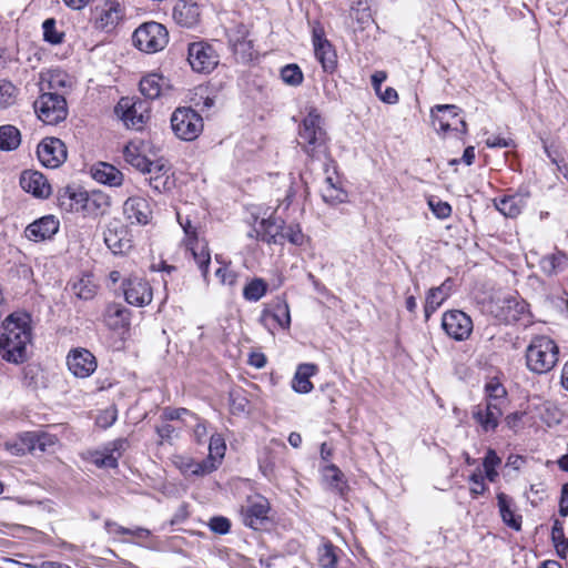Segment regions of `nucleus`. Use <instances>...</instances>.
Wrapping results in <instances>:
<instances>
[{"instance_id":"5","label":"nucleus","mask_w":568,"mask_h":568,"mask_svg":"<svg viewBox=\"0 0 568 568\" xmlns=\"http://www.w3.org/2000/svg\"><path fill=\"white\" fill-rule=\"evenodd\" d=\"M134 45L142 52L155 53L162 51L169 43V32L159 22L149 21L139 26L132 36Z\"/></svg>"},{"instance_id":"6","label":"nucleus","mask_w":568,"mask_h":568,"mask_svg":"<svg viewBox=\"0 0 568 568\" xmlns=\"http://www.w3.org/2000/svg\"><path fill=\"white\" fill-rule=\"evenodd\" d=\"M38 118L45 124H58L68 116L65 98L58 92H43L33 103Z\"/></svg>"},{"instance_id":"27","label":"nucleus","mask_w":568,"mask_h":568,"mask_svg":"<svg viewBox=\"0 0 568 568\" xmlns=\"http://www.w3.org/2000/svg\"><path fill=\"white\" fill-rule=\"evenodd\" d=\"M282 229L283 221L270 216L268 219H263L248 235L268 244H276L280 243Z\"/></svg>"},{"instance_id":"32","label":"nucleus","mask_w":568,"mask_h":568,"mask_svg":"<svg viewBox=\"0 0 568 568\" xmlns=\"http://www.w3.org/2000/svg\"><path fill=\"white\" fill-rule=\"evenodd\" d=\"M91 172L92 178L99 183L108 184L110 186H120L123 182L122 172L112 164L105 162H100L94 165Z\"/></svg>"},{"instance_id":"30","label":"nucleus","mask_w":568,"mask_h":568,"mask_svg":"<svg viewBox=\"0 0 568 568\" xmlns=\"http://www.w3.org/2000/svg\"><path fill=\"white\" fill-rule=\"evenodd\" d=\"M528 194L516 193L494 200L495 207L506 217H517L527 204Z\"/></svg>"},{"instance_id":"3","label":"nucleus","mask_w":568,"mask_h":568,"mask_svg":"<svg viewBox=\"0 0 568 568\" xmlns=\"http://www.w3.org/2000/svg\"><path fill=\"white\" fill-rule=\"evenodd\" d=\"M298 144L305 153L315 159L327 153V134L323 120L316 110H311L298 130Z\"/></svg>"},{"instance_id":"40","label":"nucleus","mask_w":568,"mask_h":568,"mask_svg":"<svg viewBox=\"0 0 568 568\" xmlns=\"http://www.w3.org/2000/svg\"><path fill=\"white\" fill-rule=\"evenodd\" d=\"M316 59L322 64L324 71L333 72L336 67V53L329 42L314 45Z\"/></svg>"},{"instance_id":"14","label":"nucleus","mask_w":568,"mask_h":568,"mask_svg":"<svg viewBox=\"0 0 568 568\" xmlns=\"http://www.w3.org/2000/svg\"><path fill=\"white\" fill-rule=\"evenodd\" d=\"M67 365L73 376L78 378H87L95 372L98 362L95 356L89 349L78 347L69 352L67 356Z\"/></svg>"},{"instance_id":"22","label":"nucleus","mask_w":568,"mask_h":568,"mask_svg":"<svg viewBox=\"0 0 568 568\" xmlns=\"http://www.w3.org/2000/svg\"><path fill=\"white\" fill-rule=\"evenodd\" d=\"M20 185L26 192L39 199H47L51 194V185L45 176L38 171H23L20 176Z\"/></svg>"},{"instance_id":"23","label":"nucleus","mask_w":568,"mask_h":568,"mask_svg":"<svg viewBox=\"0 0 568 568\" xmlns=\"http://www.w3.org/2000/svg\"><path fill=\"white\" fill-rule=\"evenodd\" d=\"M503 409L497 407V404H478L473 409V418L484 432H494L499 425Z\"/></svg>"},{"instance_id":"43","label":"nucleus","mask_w":568,"mask_h":568,"mask_svg":"<svg viewBox=\"0 0 568 568\" xmlns=\"http://www.w3.org/2000/svg\"><path fill=\"white\" fill-rule=\"evenodd\" d=\"M486 390V403L489 404H497V407L504 408V405L506 403V388L497 381H491L486 384L485 386Z\"/></svg>"},{"instance_id":"56","label":"nucleus","mask_w":568,"mask_h":568,"mask_svg":"<svg viewBox=\"0 0 568 568\" xmlns=\"http://www.w3.org/2000/svg\"><path fill=\"white\" fill-rule=\"evenodd\" d=\"M146 181L149 182V185L159 193L169 191L173 185L170 174L152 175L148 178Z\"/></svg>"},{"instance_id":"52","label":"nucleus","mask_w":568,"mask_h":568,"mask_svg":"<svg viewBox=\"0 0 568 568\" xmlns=\"http://www.w3.org/2000/svg\"><path fill=\"white\" fill-rule=\"evenodd\" d=\"M282 239H285L290 243L300 246L304 243L305 236H304L302 229L298 224H290L286 226L283 224L280 241Z\"/></svg>"},{"instance_id":"53","label":"nucleus","mask_w":568,"mask_h":568,"mask_svg":"<svg viewBox=\"0 0 568 568\" xmlns=\"http://www.w3.org/2000/svg\"><path fill=\"white\" fill-rule=\"evenodd\" d=\"M229 403L233 415L244 414L248 404L246 397L240 390L230 392Z\"/></svg>"},{"instance_id":"29","label":"nucleus","mask_w":568,"mask_h":568,"mask_svg":"<svg viewBox=\"0 0 568 568\" xmlns=\"http://www.w3.org/2000/svg\"><path fill=\"white\" fill-rule=\"evenodd\" d=\"M85 190L80 186H67L59 191L58 202L61 210L81 213Z\"/></svg>"},{"instance_id":"8","label":"nucleus","mask_w":568,"mask_h":568,"mask_svg":"<svg viewBox=\"0 0 568 568\" xmlns=\"http://www.w3.org/2000/svg\"><path fill=\"white\" fill-rule=\"evenodd\" d=\"M487 312L505 324L516 323L526 310V304L516 296L506 294L495 296L486 304Z\"/></svg>"},{"instance_id":"38","label":"nucleus","mask_w":568,"mask_h":568,"mask_svg":"<svg viewBox=\"0 0 568 568\" xmlns=\"http://www.w3.org/2000/svg\"><path fill=\"white\" fill-rule=\"evenodd\" d=\"M21 144V133L18 128L11 124L0 126V150L10 152L17 150Z\"/></svg>"},{"instance_id":"20","label":"nucleus","mask_w":568,"mask_h":568,"mask_svg":"<svg viewBox=\"0 0 568 568\" xmlns=\"http://www.w3.org/2000/svg\"><path fill=\"white\" fill-rule=\"evenodd\" d=\"M111 199L102 191H87L82 203L81 214L85 217L97 219L108 213Z\"/></svg>"},{"instance_id":"35","label":"nucleus","mask_w":568,"mask_h":568,"mask_svg":"<svg viewBox=\"0 0 568 568\" xmlns=\"http://www.w3.org/2000/svg\"><path fill=\"white\" fill-rule=\"evenodd\" d=\"M41 79V91L44 90V85L49 90H59L63 88L71 87L70 77L60 69L48 70L47 72H42L40 75Z\"/></svg>"},{"instance_id":"4","label":"nucleus","mask_w":568,"mask_h":568,"mask_svg":"<svg viewBox=\"0 0 568 568\" xmlns=\"http://www.w3.org/2000/svg\"><path fill=\"white\" fill-rule=\"evenodd\" d=\"M178 221L181 227L184 231V240L183 243L196 263L203 280L205 283H209V266L211 263V255L207 243L204 240L199 239L196 226L192 225L191 220L186 216L183 219L180 213H178Z\"/></svg>"},{"instance_id":"61","label":"nucleus","mask_w":568,"mask_h":568,"mask_svg":"<svg viewBox=\"0 0 568 568\" xmlns=\"http://www.w3.org/2000/svg\"><path fill=\"white\" fill-rule=\"evenodd\" d=\"M210 529L219 535H225L231 529V521L223 516L212 517L209 521Z\"/></svg>"},{"instance_id":"64","label":"nucleus","mask_w":568,"mask_h":568,"mask_svg":"<svg viewBox=\"0 0 568 568\" xmlns=\"http://www.w3.org/2000/svg\"><path fill=\"white\" fill-rule=\"evenodd\" d=\"M143 149H144V144L141 141L129 142L123 150L124 160L129 164H131V159L140 155L143 152Z\"/></svg>"},{"instance_id":"58","label":"nucleus","mask_w":568,"mask_h":568,"mask_svg":"<svg viewBox=\"0 0 568 568\" xmlns=\"http://www.w3.org/2000/svg\"><path fill=\"white\" fill-rule=\"evenodd\" d=\"M184 416H190L193 420H197V416L186 408H171L166 407L163 409L162 418L164 420H178L183 419Z\"/></svg>"},{"instance_id":"16","label":"nucleus","mask_w":568,"mask_h":568,"mask_svg":"<svg viewBox=\"0 0 568 568\" xmlns=\"http://www.w3.org/2000/svg\"><path fill=\"white\" fill-rule=\"evenodd\" d=\"M103 237L113 254H124L132 247L129 232L120 220L113 219L106 224Z\"/></svg>"},{"instance_id":"59","label":"nucleus","mask_w":568,"mask_h":568,"mask_svg":"<svg viewBox=\"0 0 568 568\" xmlns=\"http://www.w3.org/2000/svg\"><path fill=\"white\" fill-rule=\"evenodd\" d=\"M225 443L223 438L220 435H212L210 437V445L209 450L210 455L207 458H213L215 460V457L222 458L225 453Z\"/></svg>"},{"instance_id":"51","label":"nucleus","mask_w":568,"mask_h":568,"mask_svg":"<svg viewBox=\"0 0 568 568\" xmlns=\"http://www.w3.org/2000/svg\"><path fill=\"white\" fill-rule=\"evenodd\" d=\"M18 89L8 80H0V108L13 104Z\"/></svg>"},{"instance_id":"41","label":"nucleus","mask_w":568,"mask_h":568,"mask_svg":"<svg viewBox=\"0 0 568 568\" xmlns=\"http://www.w3.org/2000/svg\"><path fill=\"white\" fill-rule=\"evenodd\" d=\"M267 287V283L263 278L255 277L244 286L243 297L248 302H257L266 294Z\"/></svg>"},{"instance_id":"39","label":"nucleus","mask_w":568,"mask_h":568,"mask_svg":"<svg viewBox=\"0 0 568 568\" xmlns=\"http://www.w3.org/2000/svg\"><path fill=\"white\" fill-rule=\"evenodd\" d=\"M324 478L339 496H344L348 490L347 481L342 470L334 464L324 468Z\"/></svg>"},{"instance_id":"18","label":"nucleus","mask_w":568,"mask_h":568,"mask_svg":"<svg viewBox=\"0 0 568 568\" xmlns=\"http://www.w3.org/2000/svg\"><path fill=\"white\" fill-rule=\"evenodd\" d=\"M172 463L185 477L205 476L217 468L216 460L213 458H205L201 462H196L194 458L186 455H174L172 457Z\"/></svg>"},{"instance_id":"45","label":"nucleus","mask_w":568,"mask_h":568,"mask_svg":"<svg viewBox=\"0 0 568 568\" xmlns=\"http://www.w3.org/2000/svg\"><path fill=\"white\" fill-rule=\"evenodd\" d=\"M318 565L321 568H335L337 562L336 547L331 544H324L318 548Z\"/></svg>"},{"instance_id":"21","label":"nucleus","mask_w":568,"mask_h":568,"mask_svg":"<svg viewBox=\"0 0 568 568\" xmlns=\"http://www.w3.org/2000/svg\"><path fill=\"white\" fill-rule=\"evenodd\" d=\"M123 213L132 224L146 225L152 215L149 202L141 196H130L123 204Z\"/></svg>"},{"instance_id":"49","label":"nucleus","mask_w":568,"mask_h":568,"mask_svg":"<svg viewBox=\"0 0 568 568\" xmlns=\"http://www.w3.org/2000/svg\"><path fill=\"white\" fill-rule=\"evenodd\" d=\"M281 78L288 85H300L303 82V72L297 64H287L281 70Z\"/></svg>"},{"instance_id":"47","label":"nucleus","mask_w":568,"mask_h":568,"mask_svg":"<svg viewBox=\"0 0 568 568\" xmlns=\"http://www.w3.org/2000/svg\"><path fill=\"white\" fill-rule=\"evenodd\" d=\"M500 463H501V459L498 457L496 452L494 449L489 448L484 458L483 466L485 469V476L490 483L496 481V479L498 477V473H497L496 468L500 465Z\"/></svg>"},{"instance_id":"48","label":"nucleus","mask_w":568,"mask_h":568,"mask_svg":"<svg viewBox=\"0 0 568 568\" xmlns=\"http://www.w3.org/2000/svg\"><path fill=\"white\" fill-rule=\"evenodd\" d=\"M57 22L53 18L43 21V39L51 44H60L63 42L64 33L57 30Z\"/></svg>"},{"instance_id":"26","label":"nucleus","mask_w":568,"mask_h":568,"mask_svg":"<svg viewBox=\"0 0 568 568\" xmlns=\"http://www.w3.org/2000/svg\"><path fill=\"white\" fill-rule=\"evenodd\" d=\"M102 316L104 324L112 331L126 329L130 326L131 312L120 303H109Z\"/></svg>"},{"instance_id":"42","label":"nucleus","mask_w":568,"mask_h":568,"mask_svg":"<svg viewBox=\"0 0 568 568\" xmlns=\"http://www.w3.org/2000/svg\"><path fill=\"white\" fill-rule=\"evenodd\" d=\"M541 265L542 270L548 274H556L568 266V256L564 252L558 251L555 254L544 257Z\"/></svg>"},{"instance_id":"15","label":"nucleus","mask_w":568,"mask_h":568,"mask_svg":"<svg viewBox=\"0 0 568 568\" xmlns=\"http://www.w3.org/2000/svg\"><path fill=\"white\" fill-rule=\"evenodd\" d=\"M37 154L42 165L55 169L65 161L67 148L58 138H45L38 145Z\"/></svg>"},{"instance_id":"11","label":"nucleus","mask_w":568,"mask_h":568,"mask_svg":"<svg viewBox=\"0 0 568 568\" xmlns=\"http://www.w3.org/2000/svg\"><path fill=\"white\" fill-rule=\"evenodd\" d=\"M187 61L193 71L210 73L219 64V54L204 41L192 42L187 48Z\"/></svg>"},{"instance_id":"12","label":"nucleus","mask_w":568,"mask_h":568,"mask_svg":"<svg viewBox=\"0 0 568 568\" xmlns=\"http://www.w3.org/2000/svg\"><path fill=\"white\" fill-rule=\"evenodd\" d=\"M442 327L455 341H466L473 332V321L465 312L459 310L447 311L442 317Z\"/></svg>"},{"instance_id":"1","label":"nucleus","mask_w":568,"mask_h":568,"mask_svg":"<svg viewBox=\"0 0 568 568\" xmlns=\"http://www.w3.org/2000/svg\"><path fill=\"white\" fill-rule=\"evenodd\" d=\"M31 318L27 313H13L1 325L0 353L3 359L13 364L27 359V346L31 342Z\"/></svg>"},{"instance_id":"62","label":"nucleus","mask_w":568,"mask_h":568,"mask_svg":"<svg viewBox=\"0 0 568 568\" xmlns=\"http://www.w3.org/2000/svg\"><path fill=\"white\" fill-rule=\"evenodd\" d=\"M215 275L220 283L227 286H234L237 282V274L230 270L226 265L220 266L215 271Z\"/></svg>"},{"instance_id":"24","label":"nucleus","mask_w":568,"mask_h":568,"mask_svg":"<svg viewBox=\"0 0 568 568\" xmlns=\"http://www.w3.org/2000/svg\"><path fill=\"white\" fill-rule=\"evenodd\" d=\"M60 222L53 215H45L32 222L26 229V235L32 241L50 240L59 231Z\"/></svg>"},{"instance_id":"17","label":"nucleus","mask_w":568,"mask_h":568,"mask_svg":"<svg viewBox=\"0 0 568 568\" xmlns=\"http://www.w3.org/2000/svg\"><path fill=\"white\" fill-rule=\"evenodd\" d=\"M115 111L121 113V119L128 128L140 130L149 119V112L143 101L131 102L121 99Z\"/></svg>"},{"instance_id":"31","label":"nucleus","mask_w":568,"mask_h":568,"mask_svg":"<svg viewBox=\"0 0 568 568\" xmlns=\"http://www.w3.org/2000/svg\"><path fill=\"white\" fill-rule=\"evenodd\" d=\"M317 366L311 363L300 364L292 379V388L300 394H308L314 388L310 378L317 373Z\"/></svg>"},{"instance_id":"13","label":"nucleus","mask_w":568,"mask_h":568,"mask_svg":"<svg viewBox=\"0 0 568 568\" xmlns=\"http://www.w3.org/2000/svg\"><path fill=\"white\" fill-rule=\"evenodd\" d=\"M126 303L136 307H144L153 300V290L150 283L139 276H130L122 283Z\"/></svg>"},{"instance_id":"55","label":"nucleus","mask_w":568,"mask_h":568,"mask_svg":"<svg viewBox=\"0 0 568 568\" xmlns=\"http://www.w3.org/2000/svg\"><path fill=\"white\" fill-rule=\"evenodd\" d=\"M119 455H114L112 452L106 450V446L102 452L94 454V464L98 467L115 468L118 466Z\"/></svg>"},{"instance_id":"46","label":"nucleus","mask_w":568,"mask_h":568,"mask_svg":"<svg viewBox=\"0 0 568 568\" xmlns=\"http://www.w3.org/2000/svg\"><path fill=\"white\" fill-rule=\"evenodd\" d=\"M321 194H322L323 201L331 205H336V204L343 203L347 200L346 191L339 185L322 186Z\"/></svg>"},{"instance_id":"33","label":"nucleus","mask_w":568,"mask_h":568,"mask_svg":"<svg viewBox=\"0 0 568 568\" xmlns=\"http://www.w3.org/2000/svg\"><path fill=\"white\" fill-rule=\"evenodd\" d=\"M497 505H498L503 521L508 527H510L515 530H520L521 516L515 515V511L513 509V506H514L513 499L505 493H498L497 494Z\"/></svg>"},{"instance_id":"36","label":"nucleus","mask_w":568,"mask_h":568,"mask_svg":"<svg viewBox=\"0 0 568 568\" xmlns=\"http://www.w3.org/2000/svg\"><path fill=\"white\" fill-rule=\"evenodd\" d=\"M73 294L81 300H91L97 293V285L94 284L91 274H82L70 282Z\"/></svg>"},{"instance_id":"19","label":"nucleus","mask_w":568,"mask_h":568,"mask_svg":"<svg viewBox=\"0 0 568 568\" xmlns=\"http://www.w3.org/2000/svg\"><path fill=\"white\" fill-rule=\"evenodd\" d=\"M270 503L263 496H254L247 500L244 509V524L253 529H260L268 519Z\"/></svg>"},{"instance_id":"9","label":"nucleus","mask_w":568,"mask_h":568,"mask_svg":"<svg viewBox=\"0 0 568 568\" xmlns=\"http://www.w3.org/2000/svg\"><path fill=\"white\" fill-rule=\"evenodd\" d=\"M125 18V7L118 0H105L93 12V26L97 30L110 33Z\"/></svg>"},{"instance_id":"57","label":"nucleus","mask_w":568,"mask_h":568,"mask_svg":"<svg viewBox=\"0 0 568 568\" xmlns=\"http://www.w3.org/2000/svg\"><path fill=\"white\" fill-rule=\"evenodd\" d=\"M34 438L36 442H38L39 452L41 453L51 452L58 444V438L55 435L44 432H37V437Z\"/></svg>"},{"instance_id":"54","label":"nucleus","mask_w":568,"mask_h":568,"mask_svg":"<svg viewBox=\"0 0 568 568\" xmlns=\"http://www.w3.org/2000/svg\"><path fill=\"white\" fill-rule=\"evenodd\" d=\"M428 206L434 215L438 219H447L452 214V206L449 203L444 202L435 196L428 199Z\"/></svg>"},{"instance_id":"37","label":"nucleus","mask_w":568,"mask_h":568,"mask_svg":"<svg viewBox=\"0 0 568 568\" xmlns=\"http://www.w3.org/2000/svg\"><path fill=\"white\" fill-rule=\"evenodd\" d=\"M248 30L244 24H239L229 34V41L235 53H241L243 57L251 55L252 49L251 41L247 40Z\"/></svg>"},{"instance_id":"28","label":"nucleus","mask_w":568,"mask_h":568,"mask_svg":"<svg viewBox=\"0 0 568 568\" xmlns=\"http://www.w3.org/2000/svg\"><path fill=\"white\" fill-rule=\"evenodd\" d=\"M173 19L182 27L191 28L200 19V7L190 0H179L173 7Z\"/></svg>"},{"instance_id":"25","label":"nucleus","mask_w":568,"mask_h":568,"mask_svg":"<svg viewBox=\"0 0 568 568\" xmlns=\"http://www.w3.org/2000/svg\"><path fill=\"white\" fill-rule=\"evenodd\" d=\"M454 287V281L448 277L439 286L428 290L425 297L424 313L428 320L450 296Z\"/></svg>"},{"instance_id":"7","label":"nucleus","mask_w":568,"mask_h":568,"mask_svg":"<svg viewBox=\"0 0 568 568\" xmlns=\"http://www.w3.org/2000/svg\"><path fill=\"white\" fill-rule=\"evenodd\" d=\"M171 126L179 139L193 141L203 130V119L191 108H179L171 116Z\"/></svg>"},{"instance_id":"34","label":"nucleus","mask_w":568,"mask_h":568,"mask_svg":"<svg viewBox=\"0 0 568 568\" xmlns=\"http://www.w3.org/2000/svg\"><path fill=\"white\" fill-rule=\"evenodd\" d=\"M169 87L168 81L159 73H150L140 81V91L148 99H156Z\"/></svg>"},{"instance_id":"2","label":"nucleus","mask_w":568,"mask_h":568,"mask_svg":"<svg viewBox=\"0 0 568 568\" xmlns=\"http://www.w3.org/2000/svg\"><path fill=\"white\" fill-rule=\"evenodd\" d=\"M559 353V346L551 337L535 335L525 351L526 366L534 374H547L557 365Z\"/></svg>"},{"instance_id":"10","label":"nucleus","mask_w":568,"mask_h":568,"mask_svg":"<svg viewBox=\"0 0 568 568\" xmlns=\"http://www.w3.org/2000/svg\"><path fill=\"white\" fill-rule=\"evenodd\" d=\"M430 118L433 125L439 132L447 133L456 131L466 133L467 124L459 118V109L454 104H438L432 109Z\"/></svg>"},{"instance_id":"44","label":"nucleus","mask_w":568,"mask_h":568,"mask_svg":"<svg viewBox=\"0 0 568 568\" xmlns=\"http://www.w3.org/2000/svg\"><path fill=\"white\" fill-rule=\"evenodd\" d=\"M272 318L281 326L282 328H288L291 325V313L290 306L285 300H277L273 307Z\"/></svg>"},{"instance_id":"60","label":"nucleus","mask_w":568,"mask_h":568,"mask_svg":"<svg viewBox=\"0 0 568 568\" xmlns=\"http://www.w3.org/2000/svg\"><path fill=\"white\" fill-rule=\"evenodd\" d=\"M118 418V410L114 406H111L102 410L97 417V425L102 428L112 426Z\"/></svg>"},{"instance_id":"63","label":"nucleus","mask_w":568,"mask_h":568,"mask_svg":"<svg viewBox=\"0 0 568 568\" xmlns=\"http://www.w3.org/2000/svg\"><path fill=\"white\" fill-rule=\"evenodd\" d=\"M469 481L471 483L470 495L473 498H476L485 493L487 487L485 485L484 476L480 471L471 474L469 476Z\"/></svg>"},{"instance_id":"50","label":"nucleus","mask_w":568,"mask_h":568,"mask_svg":"<svg viewBox=\"0 0 568 568\" xmlns=\"http://www.w3.org/2000/svg\"><path fill=\"white\" fill-rule=\"evenodd\" d=\"M551 539L555 544L557 552L565 556L568 550V540L565 538L562 524L556 519L551 529Z\"/></svg>"}]
</instances>
